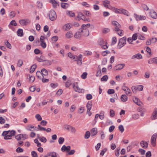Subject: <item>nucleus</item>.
Masks as SVG:
<instances>
[{
  "instance_id": "5701e85b",
  "label": "nucleus",
  "mask_w": 157,
  "mask_h": 157,
  "mask_svg": "<svg viewBox=\"0 0 157 157\" xmlns=\"http://www.w3.org/2000/svg\"><path fill=\"white\" fill-rule=\"evenodd\" d=\"M90 132V134L91 136H94L97 133V128H93L91 130Z\"/></svg>"
},
{
  "instance_id": "13d9d810",
  "label": "nucleus",
  "mask_w": 157,
  "mask_h": 157,
  "mask_svg": "<svg viewBox=\"0 0 157 157\" xmlns=\"http://www.w3.org/2000/svg\"><path fill=\"white\" fill-rule=\"evenodd\" d=\"M23 64V61L21 59H19L18 61L17 66L20 67Z\"/></svg>"
},
{
  "instance_id": "4d7b16f0",
  "label": "nucleus",
  "mask_w": 157,
  "mask_h": 157,
  "mask_svg": "<svg viewBox=\"0 0 157 157\" xmlns=\"http://www.w3.org/2000/svg\"><path fill=\"white\" fill-rule=\"evenodd\" d=\"M141 6L145 10L147 11L149 10L148 7L144 4H142Z\"/></svg>"
},
{
  "instance_id": "c9c22d12",
  "label": "nucleus",
  "mask_w": 157,
  "mask_h": 157,
  "mask_svg": "<svg viewBox=\"0 0 157 157\" xmlns=\"http://www.w3.org/2000/svg\"><path fill=\"white\" fill-rule=\"evenodd\" d=\"M99 117L101 120H103L104 118V112L103 111H101L99 115Z\"/></svg>"
},
{
  "instance_id": "e2e57ef3",
  "label": "nucleus",
  "mask_w": 157,
  "mask_h": 157,
  "mask_svg": "<svg viewBox=\"0 0 157 157\" xmlns=\"http://www.w3.org/2000/svg\"><path fill=\"white\" fill-rule=\"evenodd\" d=\"M16 151L17 152H22L23 151V150L22 148L20 147H17L16 150Z\"/></svg>"
},
{
  "instance_id": "864d4df0",
  "label": "nucleus",
  "mask_w": 157,
  "mask_h": 157,
  "mask_svg": "<svg viewBox=\"0 0 157 157\" xmlns=\"http://www.w3.org/2000/svg\"><path fill=\"white\" fill-rule=\"evenodd\" d=\"M138 38L139 39L142 40H144L145 39V38L144 36L140 34H138Z\"/></svg>"
},
{
  "instance_id": "1a4fd4ad",
  "label": "nucleus",
  "mask_w": 157,
  "mask_h": 157,
  "mask_svg": "<svg viewBox=\"0 0 157 157\" xmlns=\"http://www.w3.org/2000/svg\"><path fill=\"white\" fill-rule=\"evenodd\" d=\"M134 17L136 21L144 20L146 19V17L145 16L139 15L136 13H134Z\"/></svg>"
},
{
  "instance_id": "c03bdc74",
  "label": "nucleus",
  "mask_w": 157,
  "mask_h": 157,
  "mask_svg": "<svg viewBox=\"0 0 157 157\" xmlns=\"http://www.w3.org/2000/svg\"><path fill=\"white\" fill-rule=\"evenodd\" d=\"M119 130L121 133H122L124 131V128L122 125H120L118 126Z\"/></svg>"
},
{
  "instance_id": "423d86ee",
  "label": "nucleus",
  "mask_w": 157,
  "mask_h": 157,
  "mask_svg": "<svg viewBox=\"0 0 157 157\" xmlns=\"http://www.w3.org/2000/svg\"><path fill=\"white\" fill-rule=\"evenodd\" d=\"M156 137L157 134L156 133L154 134L151 137V143L153 147H155L156 146Z\"/></svg>"
},
{
  "instance_id": "f03ea898",
  "label": "nucleus",
  "mask_w": 157,
  "mask_h": 157,
  "mask_svg": "<svg viewBox=\"0 0 157 157\" xmlns=\"http://www.w3.org/2000/svg\"><path fill=\"white\" fill-rule=\"evenodd\" d=\"M73 88L74 90L77 92L83 93L84 92L83 89H80L78 86L77 82H75L72 84Z\"/></svg>"
},
{
  "instance_id": "39448f33",
  "label": "nucleus",
  "mask_w": 157,
  "mask_h": 157,
  "mask_svg": "<svg viewBox=\"0 0 157 157\" xmlns=\"http://www.w3.org/2000/svg\"><path fill=\"white\" fill-rule=\"evenodd\" d=\"M15 133L16 132L14 130H12L11 131H9V134L7 136H4V139L9 140L11 139L12 136L15 135Z\"/></svg>"
},
{
  "instance_id": "6ab92c4d",
  "label": "nucleus",
  "mask_w": 157,
  "mask_h": 157,
  "mask_svg": "<svg viewBox=\"0 0 157 157\" xmlns=\"http://www.w3.org/2000/svg\"><path fill=\"white\" fill-rule=\"evenodd\" d=\"M140 144L143 148H146L148 147V143L147 142H145L144 141L142 140L141 141Z\"/></svg>"
},
{
  "instance_id": "052dcab7",
  "label": "nucleus",
  "mask_w": 157,
  "mask_h": 157,
  "mask_svg": "<svg viewBox=\"0 0 157 157\" xmlns=\"http://www.w3.org/2000/svg\"><path fill=\"white\" fill-rule=\"evenodd\" d=\"M36 75L39 78L41 77V76L42 75L41 72L39 71H37L36 72Z\"/></svg>"
},
{
  "instance_id": "c85d7f7f",
  "label": "nucleus",
  "mask_w": 157,
  "mask_h": 157,
  "mask_svg": "<svg viewBox=\"0 0 157 157\" xmlns=\"http://www.w3.org/2000/svg\"><path fill=\"white\" fill-rule=\"evenodd\" d=\"M65 36L66 38L69 39L73 37V34L71 32L69 31L67 32L65 35Z\"/></svg>"
},
{
  "instance_id": "a211bd4d",
  "label": "nucleus",
  "mask_w": 157,
  "mask_h": 157,
  "mask_svg": "<svg viewBox=\"0 0 157 157\" xmlns=\"http://www.w3.org/2000/svg\"><path fill=\"white\" fill-rule=\"evenodd\" d=\"M71 28V25L69 24L68 23L66 24L63 26V29L65 31H67L69 30Z\"/></svg>"
},
{
  "instance_id": "412c9836",
  "label": "nucleus",
  "mask_w": 157,
  "mask_h": 157,
  "mask_svg": "<svg viewBox=\"0 0 157 157\" xmlns=\"http://www.w3.org/2000/svg\"><path fill=\"white\" fill-rule=\"evenodd\" d=\"M80 31V29H79L78 31L75 34L74 37L75 38L77 39H79L82 36L81 33Z\"/></svg>"
},
{
  "instance_id": "f704fd0d",
  "label": "nucleus",
  "mask_w": 157,
  "mask_h": 157,
  "mask_svg": "<svg viewBox=\"0 0 157 157\" xmlns=\"http://www.w3.org/2000/svg\"><path fill=\"white\" fill-rule=\"evenodd\" d=\"M90 135L91 134L90 132L88 131H86V133L84 136V138L85 139H88L89 138Z\"/></svg>"
},
{
  "instance_id": "f3484780",
  "label": "nucleus",
  "mask_w": 157,
  "mask_h": 157,
  "mask_svg": "<svg viewBox=\"0 0 157 157\" xmlns=\"http://www.w3.org/2000/svg\"><path fill=\"white\" fill-rule=\"evenodd\" d=\"M49 2L52 5L54 8H56L57 6H59V4L55 0H49Z\"/></svg>"
},
{
  "instance_id": "603ef678",
  "label": "nucleus",
  "mask_w": 157,
  "mask_h": 157,
  "mask_svg": "<svg viewBox=\"0 0 157 157\" xmlns=\"http://www.w3.org/2000/svg\"><path fill=\"white\" fill-rule=\"evenodd\" d=\"M115 91L113 89H109L107 91V93L108 94H110L114 93Z\"/></svg>"
},
{
  "instance_id": "69168bd1",
  "label": "nucleus",
  "mask_w": 157,
  "mask_h": 157,
  "mask_svg": "<svg viewBox=\"0 0 157 157\" xmlns=\"http://www.w3.org/2000/svg\"><path fill=\"white\" fill-rule=\"evenodd\" d=\"M138 37V34L136 33H135L133 35L132 38L133 40H136Z\"/></svg>"
},
{
  "instance_id": "cd10ccee",
  "label": "nucleus",
  "mask_w": 157,
  "mask_h": 157,
  "mask_svg": "<svg viewBox=\"0 0 157 157\" xmlns=\"http://www.w3.org/2000/svg\"><path fill=\"white\" fill-rule=\"evenodd\" d=\"M121 100L123 102H126L128 99V97L125 94L122 95L121 97Z\"/></svg>"
},
{
  "instance_id": "6e6d98bb",
  "label": "nucleus",
  "mask_w": 157,
  "mask_h": 157,
  "mask_svg": "<svg viewBox=\"0 0 157 157\" xmlns=\"http://www.w3.org/2000/svg\"><path fill=\"white\" fill-rule=\"evenodd\" d=\"M37 6L39 8H41L42 7V3L40 1H38L37 2Z\"/></svg>"
},
{
  "instance_id": "3c124183",
  "label": "nucleus",
  "mask_w": 157,
  "mask_h": 157,
  "mask_svg": "<svg viewBox=\"0 0 157 157\" xmlns=\"http://www.w3.org/2000/svg\"><path fill=\"white\" fill-rule=\"evenodd\" d=\"M35 79V78L34 76H31L30 75H29V80L32 83L34 81Z\"/></svg>"
},
{
  "instance_id": "a878e982",
  "label": "nucleus",
  "mask_w": 157,
  "mask_h": 157,
  "mask_svg": "<svg viewBox=\"0 0 157 157\" xmlns=\"http://www.w3.org/2000/svg\"><path fill=\"white\" fill-rule=\"evenodd\" d=\"M78 18L80 19H82L84 21H85L86 18L84 15L81 13H79L77 16Z\"/></svg>"
},
{
  "instance_id": "72a5a7b5",
  "label": "nucleus",
  "mask_w": 157,
  "mask_h": 157,
  "mask_svg": "<svg viewBox=\"0 0 157 157\" xmlns=\"http://www.w3.org/2000/svg\"><path fill=\"white\" fill-rule=\"evenodd\" d=\"M43 62H44V64L46 66H50L52 64L51 61L49 60H44Z\"/></svg>"
},
{
  "instance_id": "9d476101",
  "label": "nucleus",
  "mask_w": 157,
  "mask_h": 157,
  "mask_svg": "<svg viewBox=\"0 0 157 157\" xmlns=\"http://www.w3.org/2000/svg\"><path fill=\"white\" fill-rule=\"evenodd\" d=\"M133 101L135 104L139 106H142L143 105L142 102L138 98L135 97H133Z\"/></svg>"
},
{
  "instance_id": "7ed1b4c3",
  "label": "nucleus",
  "mask_w": 157,
  "mask_h": 157,
  "mask_svg": "<svg viewBox=\"0 0 157 157\" xmlns=\"http://www.w3.org/2000/svg\"><path fill=\"white\" fill-rule=\"evenodd\" d=\"M49 17L50 19L52 21L55 20L57 18L56 14L53 10H51L49 13Z\"/></svg>"
},
{
  "instance_id": "9b49d317",
  "label": "nucleus",
  "mask_w": 157,
  "mask_h": 157,
  "mask_svg": "<svg viewBox=\"0 0 157 157\" xmlns=\"http://www.w3.org/2000/svg\"><path fill=\"white\" fill-rule=\"evenodd\" d=\"M112 24L116 26L114 28V30L115 31H117L119 30V28L121 27L120 24L117 21H114L112 22Z\"/></svg>"
},
{
  "instance_id": "393cba45",
  "label": "nucleus",
  "mask_w": 157,
  "mask_h": 157,
  "mask_svg": "<svg viewBox=\"0 0 157 157\" xmlns=\"http://www.w3.org/2000/svg\"><path fill=\"white\" fill-rule=\"evenodd\" d=\"M110 2L107 0H104L103 1V5L106 8H109V5L110 4Z\"/></svg>"
},
{
  "instance_id": "4c0bfd02",
  "label": "nucleus",
  "mask_w": 157,
  "mask_h": 157,
  "mask_svg": "<svg viewBox=\"0 0 157 157\" xmlns=\"http://www.w3.org/2000/svg\"><path fill=\"white\" fill-rule=\"evenodd\" d=\"M46 38V37H45L44 36H41L40 39V41L41 42L40 44H42L43 43L45 42V39Z\"/></svg>"
},
{
  "instance_id": "09e8293b",
  "label": "nucleus",
  "mask_w": 157,
  "mask_h": 157,
  "mask_svg": "<svg viewBox=\"0 0 157 157\" xmlns=\"http://www.w3.org/2000/svg\"><path fill=\"white\" fill-rule=\"evenodd\" d=\"M44 57L43 56H41L40 58L38 57L37 58V60L39 62H43Z\"/></svg>"
},
{
  "instance_id": "2eb2a0df",
  "label": "nucleus",
  "mask_w": 157,
  "mask_h": 157,
  "mask_svg": "<svg viewBox=\"0 0 157 157\" xmlns=\"http://www.w3.org/2000/svg\"><path fill=\"white\" fill-rule=\"evenodd\" d=\"M135 58L140 59H142L143 58V56L140 54L138 53L132 56L131 58V59H132Z\"/></svg>"
},
{
  "instance_id": "8fccbe9b",
  "label": "nucleus",
  "mask_w": 157,
  "mask_h": 157,
  "mask_svg": "<svg viewBox=\"0 0 157 157\" xmlns=\"http://www.w3.org/2000/svg\"><path fill=\"white\" fill-rule=\"evenodd\" d=\"M58 37L57 36H54L52 37L51 38L53 42H56L58 40Z\"/></svg>"
},
{
  "instance_id": "e433bc0d",
  "label": "nucleus",
  "mask_w": 157,
  "mask_h": 157,
  "mask_svg": "<svg viewBox=\"0 0 157 157\" xmlns=\"http://www.w3.org/2000/svg\"><path fill=\"white\" fill-rule=\"evenodd\" d=\"M24 135H21V134H20L18 135L15 136V138L17 140H20L21 138H24Z\"/></svg>"
},
{
  "instance_id": "6e6552de",
  "label": "nucleus",
  "mask_w": 157,
  "mask_h": 157,
  "mask_svg": "<svg viewBox=\"0 0 157 157\" xmlns=\"http://www.w3.org/2000/svg\"><path fill=\"white\" fill-rule=\"evenodd\" d=\"M30 21L28 19L20 20L19 22L22 25H25L29 24L30 23Z\"/></svg>"
},
{
  "instance_id": "58836bf2",
  "label": "nucleus",
  "mask_w": 157,
  "mask_h": 157,
  "mask_svg": "<svg viewBox=\"0 0 157 157\" xmlns=\"http://www.w3.org/2000/svg\"><path fill=\"white\" fill-rule=\"evenodd\" d=\"M121 13L124 14L127 16H129V12L126 10L122 8Z\"/></svg>"
},
{
  "instance_id": "ea45409f",
  "label": "nucleus",
  "mask_w": 157,
  "mask_h": 157,
  "mask_svg": "<svg viewBox=\"0 0 157 157\" xmlns=\"http://www.w3.org/2000/svg\"><path fill=\"white\" fill-rule=\"evenodd\" d=\"M108 76L107 75H105L103 76L101 78V81L106 82L108 79Z\"/></svg>"
},
{
  "instance_id": "774afa93",
  "label": "nucleus",
  "mask_w": 157,
  "mask_h": 157,
  "mask_svg": "<svg viewBox=\"0 0 157 157\" xmlns=\"http://www.w3.org/2000/svg\"><path fill=\"white\" fill-rule=\"evenodd\" d=\"M81 4L82 6L86 7H89L90 6V5L86 2H83Z\"/></svg>"
},
{
  "instance_id": "de8ad7c7",
  "label": "nucleus",
  "mask_w": 157,
  "mask_h": 157,
  "mask_svg": "<svg viewBox=\"0 0 157 157\" xmlns=\"http://www.w3.org/2000/svg\"><path fill=\"white\" fill-rule=\"evenodd\" d=\"M35 117L38 121H40L42 119L41 117L39 114H36L35 116Z\"/></svg>"
},
{
  "instance_id": "b1692460",
  "label": "nucleus",
  "mask_w": 157,
  "mask_h": 157,
  "mask_svg": "<svg viewBox=\"0 0 157 157\" xmlns=\"http://www.w3.org/2000/svg\"><path fill=\"white\" fill-rule=\"evenodd\" d=\"M87 108V113L89 112L92 107V103L90 101L88 102L86 105Z\"/></svg>"
},
{
  "instance_id": "5fc2aeb1",
  "label": "nucleus",
  "mask_w": 157,
  "mask_h": 157,
  "mask_svg": "<svg viewBox=\"0 0 157 157\" xmlns=\"http://www.w3.org/2000/svg\"><path fill=\"white\" fill-rule=\"evenodd\" d=\"M31 155L33 157H38L37 154L35 151H32L31 152Z\"/></svg>"
},
{
  "instance_id": "4be33fe9",
  "label": "nucleus",
  "mask_w": 157,
  "mask_h": 157,
  "mask_svg": "<svg viewBox=\"0 0 157 157\" xmlns=\"http://www.w3.org/2000/svg\"><path fill=\"white\" fill-rule=\"evenodd\" d=\"M41 72L43 78H44L45 76H47L48 75V72L45 69L43 68L41 70Z\"/></svg>"
},
{
  "instance_id": "49530a36",
  "label": "nucleus",
  "mask_w": 157,
  "mask_h": 157,
  "mask_svg": "<svg viewBox=\"0 0 157 157\" xmlns=\"http://www.w3.org/2000/svg\"><path fill=\"white\" fill-rule=\"evenodd\" d=\"M34 142L36 144L37 147H40L41 146V144L39 142L38 140L37 139H35L34 140Z\"/></svg>"
},
{
  "instance_id": "c756f323",
  "label": "nucleus",
  "mask_w": 157,
  "mask_h": 157,
  "mask_svg": "<svg viewBox=\"0 0 157 157\" xmlns=\"http://www.w3.org/2000/svg\"><path fill=\"white\" fill-rule=\"evenodd\" d=\"M69 4L67 3L61 2V6L62 8L66 9L69 6Z\"/></svg>"
},
{
  "instance_id": "dca6fc26",
  "label": "nucleus",
  "mask_w": 157,
  "mask_h": 157,
  "mask_svg": "<svg viewBox=\"0 0 157 157\" xmlns=\"http://www.w3.org/2000/svg\"><path fill=\"white\" fill-rule=\"evenodd\" d=\"M70 149L71 147L70 146H68L66 147L65 145H64L61 148V150L63 152H64L66 151L67 152H68L70 151Z\"/></svg>"
},
{
  "instance_id": "338daca9",
  "label": "nucleus",
  "mask_w": 157,
  "mask_h": 157,
  "mask_svg": "<svg viewBox=\"0 0 157 157\" xmlns=\"http://www.w3.org/2000/svg\"><path fill=\"white\" fill-rule=\"evenodd\" d=\"M63 93V90L61 89H59L56 93V94L58 96H59L62 94Z\"/></svg>"
},
{
  "instance_id": "f257e3e1",
  "label": "nucleus",
  "mask_w": 157,
  "mask_h": 157,
  "mask_svg": "<svg viewBox=\"0 0 157 157\" xmlns=\"http://www.w3.org/2000/svg\"><path fill=\"white\" fill-rule=\"evenodd\" d=\"M86 25L83 24L82 25L81 28L80 29V32L82 36H89V32L88 30L86 29Z\"/></svg>"
},
{
  "instance_id": "bf43d9fd",
  "label": "nucleus",
  "mask_w": 157,
  "mask_h": 157,
  "mask_svg": "<svg viewBox=\"0 0 157 157\" xmlns=\"http://www.w3.org/2000/svg\"><path fill=\"white\" fill-rule=\"evenodd\" d=\"M138 151L142 155H144L145 152V150L141 148L139 149L138 150Z\"/></svg>"
},
{
  "instance_id": "0eeeda50",
  "label": "nucleus",
  "mask_w": 157,
  "mask_h": 157,
  "mask_svg": "<svg viewBox=\"0 0 157 157\" xmlns=\"http://www.w3.org/2000/svg\"><path fill=\"white\" fill-rule=\"evenodd\" d=\"M125 66L124 63L119 64L115 66L113 68L114 71L120 70L122 69Z\"/></svg>"
},
{
  "instance_id": "f8f14e48",
  "label": "nucleus",
  "mask_w": 157,
  "mask_h": 157,
  "mask_svg": "<svg viewBox=\"0 0 157 157\" xmlns=\"http://www.w3.org/2000/svg\"><path fill=\"white\" fill-rule=\"evenodd\" d=\"M151 118L152 120H155L157 118V108L154 109Z\"/></svg>"
},
{
  "instance_id": "ddd939ff",
  "label": "nucleus",
  "mask_w": 157,
  "mask_h": 157,
  "mask_svg": "<svg viewBox=\"0 0 157 157\" xmlns=\"http://www.w3.org/2000/svg\"><path fill=\"white\" fill-rule=\"evenodd\" d=\"M122 89L125 91L126 94L129 95L131 93V91L128 87L125 86H124L122 87Z\"/></svg>"
},
{
  "instance_id": "4468645a",
  "label": "nucleus",
  "mask_w": 157,
  "mask_h": 157,
  "mask_svg": "<svg viewBox=\"0 0 157 157\" xmlns=\"http://www.w3.org/2000/svg\"><path fill=\"white\" fill-rule=\"evenodd\" d=\"M149 14L150 16L152 18L154 19H156L157 18V14L154 10H151Z\"/></svg>"
},
{
  "instance_id": "680f3d73",
  "label": "nucleus",
  "mask_w": 157,
  "mask_h": 157,
  "mask_svg": "<svg viewBox=\"0 0 157 157\" xmlns=\"http://www.w3.org/2000/svg\"><path fill=\"white\" fill-rule=\"evenodd\" d=\"M87 75V72H84L81 75V77L83 79H85L86 78Z\"/></svg>"
},
{
  "instance_id": "20e7f679",
  "label": "nucleus",
  "mask_w": 157,
  "mask_h": 157,
  "mask_svg": "<svg viewBox=\"0 0 157 157\" xmlns=\"http://www.w3.org/2000/svg\"><path fill=\"white\" fill-rule=\"evenodd\" d=\"M126 44V38L124 37L121 38L119 41L118 48L120 49Z\"/></svg>"
},
{
  "instance_id": "a18cd8bd",
  "label": "nucleus",
  "mask_w": 157,
  "mask_h": 157,
  "mask_svg": "<svg viewBox=\"0 0 157 157\" xmlns=\"http://www.w3.org/2000/svg\"><path fill=\"white\" fill-rule=\"evenodd\" d=\"M105 41L104 40L102 39H100L98 41V44H99L100 45H104L105 44Z\"/></svg>"
},
{
  "instance_id": "a19ab883",
  "label": "nucleus",
  "mask_w": 157,
  "mask_h": 157,
  "mask_svg": "<svg viewBox=\"0 0 157 157\" xmlns=\"http://www.w3.org/2000/svg\"><path fill=\"white\" fill-rule=\"evenodd\" d=\"M5 45H6V47L7 48L11 49L12 48V46H11V44L8 41L6 40L5 41Z\"/></svg>"
},
{
  "instance_id": "aec40b11",
  "label": "nucleus",
  "mask_w": 157,
  "mask_h": 157,
  "mask_svg": "<svg viewBox=\"0 0 157 157\" xmlns=\"http://www.w3.org/2000/svg\"><path fill=\"white\" fill-rule=\"evenodd\" d=\"M157 62V58H152L150 59L148 61V63L150 64L153 63H156Z\"/></svg>"
},
{
  "instance_id": "79ce46f5",
  "label": "nucleus",
  "mask_w": 157,
  "mask_h": 157,
  "mask_svg": "<svg viewBox=\"0 0 157 157\" xmlns=\"http://www.w3.org/2000/svg\"><path fill=\"white\" fill-rule=\"evenodd\" d=\"M67 14L68 16L71 17H74L75 16L74 13L71 11H67Z\"/></svg>"
},
{
  "instance_id": "7c9ffc66",
  "label": "nucleus",
  "mask_w": 157,
  "mask_h": 157,
  "mask_svg": "<svg viewBox=\"0 0 157 157\" xmlns=\"http://www.w3.org/2000/svg\"><path fill=\"white\" fill-rule=\"evenodd\" d=\"M113 10L116 13L121 14L122 8L118 9L114 7L113 8Z\"/></svg>"
},
{
  "instance_id": "473e14b6",
  "label": "nucleus",
  "mask_w": 157,
  "mask_h": 157,
  "mask_svg": "<svg viewBox=\"0 0 157 157\" xmlns=\"http://www.w3.org/2000/svg\"><path fill=\"white\" fill-rule=\"evenodd\" d=\"M17 34L18 36H22L23 35V31L22 29H19L17 31Z\"/></svg>"
},
{
  "instance_id": "37998d69",
  "label": "nucleus",
  "mask_w": 157,
  "mask_h": 157,
  "mask_svg": "<svg viewBox=\"0 0 157 157\" xmlns=\"http://www.w3.org/2000/svg\"><path fill=\"white\" fill-rule=\"evenodd\" d=\"M64 138L63 137H60L59 139L58 140L59 143L60 144H62L64 142Z\"/></svg>"
},
{
  "instance_id": "bb28decb",
  "label": "nucleus",
  "mask_w": 157,
  "mask_h": 157,
  "mask_svg": "<svg viewBox=\"0 0 157 157\" xmlns=\"http://www.w3.org/2000/svg\"><path fill=\"white\" fill-rule=\"evenodd\" d=\"M38 138L40 140L41 142L45 143L47 141L46 139L44 136H40L39 134L37 135Z\"/></svg>"
},
{
  "instance_id": "0e129e2a",
  "label": "nucleus",
  "mask_w": 157,
  "mask_h": 157,
  "mask_svg": "<svg viewBox=\"0 0 157 157\" xmlns=\"http://www.w3.org/2000/svg\"><path fill=\"white\" fill-rule=\"evenodd\" d=\"M107 150V149L106 148H105L103 149L101 152L100 153V155L102 156H103L105 153L106 151Z\"/></svg>"
},
{
  "instance_id": "2f4dec72",
  "label": "nucleus",
  "mask_w": 157,
  "mask_h": 157,
  "mask_svg": "<svg viewBox=\"0 0 157 157\" xmlns=\"http://www.w3.org/2000/svg\"><path fill=\"white\" fill-rule=\"evenodd\" d=\"M36 67V64H34L31 66L30 69V72L31 73H33L35 70Z\"/></svg>"
}]
</instances>
